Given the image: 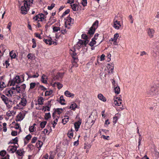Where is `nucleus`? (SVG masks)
I'll use <instances>...</instances> for the list:
<instances>
[{"mask_svg": "<svg viewBox=\"0 0 159 159\" xmlns=\"http://www.w3.org/2000/svg\"><path fill=\"white\" fill-rule=\"evenodd\" d=\"M23 2L24 6H22L21 8V12L23 14H26L29 10V6L32 4L33 2H31L30 0H25Z\"/></svg>", "mask_w": 159, "mask_h": 159, "instance_id": "f257e3e1", "label": "nucleus"}, {"mask_svg": "<svg viewBox=\"0 0 159 159\" xmlns=\"http://www.w3.org/2000/svg\"><path fill=\"white\" fill-rule=\"evenodd\" d=\"M1 98L6 104L7 107L8 108H10L13 104V102L12 101L10 100H8L7 98L4 95L1 96Z\"/></svg>", "mask_w": 159, "mask_h": 159, "instance_id": "f03ea898", "label": "nucleus"}, {"mask_svg": "<svg viewBox=\"0 0 159 159\" xmlns=\"http://www.w3.org/2000/svg\"><path fill=\"white\" fill-rule=\"evenodd\" d=\"M73 19L69 16L67 17L65 21V27L69 29L70 26L73 25Z\"/></svg>", "mask_w": 159, "mask_h": 159, "instance_id": "7ed1b4c3", "label": "nucleus"}, {"mask_svg": "<svg viewBox=\"0 0 159 159\" xmlns=\"http://www.w3.org/2000/svg\"><path fill=\"white\" fill-rule=\"evenodd\" d=\"M20 82L21 80L20 77L17 75L12 80L10 81L9 84L10 86H14L16 83H19Z\"/></svg>", "mask_w": 159, "mask_h": 159, "instance_id": "20e7f679", "label": "nucleus"}, {"mask_svg": "<svg viewBox=\"0 0 159 159\" xmlns=\"http://www.w3.org/2000/svg\"><path fill=\"white\" fill-rule=\"evenodd\" d=\"M5 92L6 94L9 97L14 96L16 94L14 87L10 89H6Z\"/></svg>", "mask_w": 159, "mask_h": 159, "instance_id": "39448f33", "label": "nucleus"}, {"mask_svg": "<svg viewBox=\"0 0 159 159\" xmlns=\"http://www.w3.org/2000/svg\"><path fill=\"white\" fill-rule=\"evenodd\" d=\"M46 17L43 14H39L36 16L34 17V19L35 20H37L38 21H42L45 20Z\"/></svg>", "mask_w": 159, "mask_h": 159, "instance_id": "423d86ee", "label": "nucleus"}, {"mask_svg": "<svg viewBox=\"0 0 159 159\" xmlns=\"http://www.w3.org/2000/svg\"><path fill=\"white\" fill-rule=\"evenodd\" d=\"M122 100L119 97H116L114 100V104L116 106H119L122 103Z\"/></svg>", "mask_w": 159, "mask_h": 159, "instance_id": "0eeeda50", "label": "nucleus"}, {"mask_svg": "<svg viewBox=\"0 0 159 159\" xmlns=\"http://www.w3.org/2000/svg\"><path fill=\"white\" fill-rule=\"evenodd\" d=\"M155 31L152 28H148V34L151 38H152L154 37V34Z\"/></svg>", "mask_w": 159, "mask_h": 159, "instance_id": "6e6552de", "label": "nucleus"}, {"mask_svg": "<svg viewBox=\"0 0 159 159\" xmlns=\"http://www.w3.org/2000/svg\"><path fill=\"white\" fill-rule=\"evenodd\" d=\"M121 26L120 21H118L117 20L114 21L113 26L115 29L118 30Z\"/></svg>", "mask_w": 159, "mask_h": 159, "instance_id": "1a4fd4ad", "label": "nucleus"}, {"mask_svg": "<svg viewBox=\"0 0 159 159\" xmlns=\"http://www.w3.org/2000/svg\"><path fill=\"white\" fill-rule=\"evenodd\" d=\"M93 39H94L98 44H100L102 42L101 37L99 36V34H95L94 37Z\"/></svg>", "mask_w": 159, "mask_h": 159, "instance_id": "9d476101", "label": "nucleus"}, {"mask_svg": "<svg viewBox=\"0 0 159 159\" xmlns=\"http://www.w3.org/2000/svg\"><path fill=\"white\" fill-rule=\"evenodd\" d=\"M96 24L97 25H98V22H95L93 24L92 26L90 28L89 31V34H94L95 30V28L94 27V26Z\"/></svg>", "mask_w": 159, "mask_h": 159, "instance_id": "9b49d317", "label": "nucleus"}, {"mask_svg": "<svg viewBox=\"0 0 159 159\" xmlns=\"http://www.w3.org/2000/svg\"><path fill=\"white\" fill-rule=\"evenodd\" d=\"M24 117V114L21 113H20L16 116V121H20L23 119Z\"/></svg>", "mask_w": 159, "mask_h": 159, "instance_id": "f8f14e48", "label": "nucleus"}, {"mask_svg": "<svg viewBox=\"0 0 159 159\" xmlns=\"http://www.w3.org/2000/svg\"><path fill=\"white\" fill-rule=\"evenodd\" d=\"M81 123V120H79L78 122H76L74 124V126L75 129L76 131L78 130V129L79 128L80 125Z\"/></svg>", "mask_w": 159, "mask_h": 159, "instance_id": "ddd939ff", "label": "nucleus"}, {"mask_svg": "<svg viewBox=\"0 0 159 159\" xmlns=\"http://www.w3.org/2000/svg\"><path fill=\"white\" fill-rule=\"evenodd\" d=\"M16 150V147L14 146H10L9 147L7 150L9 152L11 153H13L15 152Z\"/></svg>", "mask_w": 159, "mask_h": 159, "instance_id": "4468645a", "label": "nucleus"}, {"mask_svg": "<svg viewBox=\"0 0 159 159\" xmlns=\"http://www.w3.org/2000/svg\"><path fill=\"white\" fill-rule=\"evenodd\" d=\"M26 100L25 98H21L20 102L19 103V105H22L23 106H25L26 104Z\"/></svg>", "mask_w": 159, "mask_h": 159, "instance_id": "2eb2a0df", "label": "nucleus"}, {"mask_svg": "<svg viewBox=\"0 0 159 159\" xmlns=\"http://www.w3.org/2000/svg\"><path fill=\"white\" fill-rule=\"evenodd\" d=\"M52 85L53 87L57 86L59 89H61L63 87L62 84L59 82L54 83L52 84Z\"/></svg>", "mask_w": 159, "mask_h": 159, "instance_id": "dca6fc26", "label": "nucleus"}, {"mask_svg": "<svg viewBox=\"0 0 159 159\" xmlns=\"http://www.w3.org/2000/svg\"><path fill=\"white\" fill-rule=\"evenodd\" d=\"M36 124L35 123L34 124L32 125L29 127V130L30 132H33L35 131L36 127L35 126Z\"/></svg>", "mask_w": 159, "mask_h": 159, "instance_id": "f3484780", "label": "nucleus"}, {"mask_svg": "<svg viewBox=\"0 0 159 159\" xmlns=\"http://www.w3.org/2000/svg\"><path fill=\"white\" fill-rule=\"evenodd\" d=\"M119 36L118 34L116 33L114 35V38L111 39V40L112 41H114V44L115 45L117 44L116 40Z\"/></svg>", "mask_w": 159, "mask_h": 159, "instance_id": "a211bd4d", "label": "nucleus"}, {"mask_svg": "<svg viewBox=\"0 0 159 159\" xmlns=\"http://www.w3.org/2000/svg\"><path fill=\"white\" fill-rule=\"evenodd\" d=\"M64 94L65 96L68 97H72L74 96V94L71 93L68 91H66L65 93Z\"/></svg>", "mask_w": 159, "mask_h": 159, "instance_id": "6ab92c4d", "label": "nucleus"}, {"mask_svg": "<svg viewBox=\"0 0 159 159\" xmlns=\"http://www.w3.org/2000/svg\"><path fill=\"white\" fill-rule=\"evenodd\" d=\"M43 41L46 44L49 45H51L52 43V39L48 37V39H44Z\"/></svg>", "mask_w": 159, "mask_h": 159, "instance_id": "aec40b11", "label": "nucleus"}, {"mask_svg": "<svg viewBox=\"0 0 159 159\" xmlns=\"http://www.w3.org/2000/svg\"><path fill=\"white\" fill-rule=\"evenodd\" d=\"M16 113V111H8L7 113V115L8 116H14Z\"/></svg>", "mask_w": 159, "mask_h": 159, "instance_id": "412c9836", "label": "nucleus"}, {"mask_svg": "<svg viewBox=\"0 0 159 159\" xmlns=\"http://www.w3.org/2000/svg\"><path fill=\"white\" fill-rule=\"evenodd\" d=\"M15 89L16 91V93H21L23 92V91L20 88L19 86H17L15 88Z\"/></svg>", "mask_w": 159, "mask_h": 159, "instance_id": "4be33fe9", "label": "nucleus"}, {"mask_svg": "<svg viewBox=\"0 0 159 159\" xmlns=\"http://www.w3.org/2000/svg\"><path fill=\"white\" fill-rule=\"evenodd\" d=\"M98 98L100 100L103 102H106V98L101 94H99L98 95Z\"/></svg>", "mask_w": 159, "mask_h": 159, "instance_id": "5701e85b", "label": "nucleus"}, {"mask_svg": "<svg viewBox=\"0 0 159 159\" xmlns=\"http://www.w3.org/2000/svg\"><path fill=\"white\" fill-rule=\"evenodd\" d=\"M107 68L108 70H109V73H112L113 72V70L114 69L113 66L110 65L109 64H108L107 65Z\"/></svg>", "mask_w": 159, "mask_h": 159, "instance_id": "b1692460", "label": "nucleus"}, {"mask_svg": "<svg viewBox=\"0 0 159 159\" xmlns=\"http://www.w3.org/2000/svg\"><path fill=\"white\" fill-rule=\"evenodd\" d=\"M9 54L11 59L15 58L16 56V53L13 51L10 52Z\"/></svg>", "mask_w": 159, "mask_h": 159, "instance_id": "393cba45", "label": "nucleus"}, {"mask_svg": "<svg viewBox=\"0 0 159 159\" xmlns=\"http://www.w3.org/2000/svg\"><path fill=\"white\" fill-rule=\"evenodd\" d=\"M69 118L68 116H64V118L62 120V123L64 124H65L69 120Z\"/></svg>", "mask_w": 159, "mask_h": 159, "instance_id": "a878e982", "label": "nucleus"}, {"mask_svg": "<svg viewBox=\"0 0 159 159\" xmlns=\"http://www.w3.org/2000/svg\"><path fill=\"white\" fill-rule=\"evenodd\" d=\"M6 87V84L5 83L3 79L0 81V88H3Z\"/></svg>", "mask_w": 159, "mask_h": 159, "instance_id": "bb28decb", "label": "nucleus"}, {"mask_svg": "<svg viewBox=\"0 0 159 159\" xmlns=\"http://www.w3.org/2000/svg\"><path fill=\"white\" fill-rule=\"evenodd\" d=\"M38 103L39 105H42L44 102V99L42 97H39L38 100Z\"/></svg>", "mask_w": 159, "mask_h": 159, "instance_id": "cd10ccee", "label": "nucleus"}, {"mask_svg": "<svg viewBox=\"0 0 159 159\" xmlns=\"http://www.w3.org/2000/svg\"><path fill=\"white\" fill-rule=\"evenodd\" d=\"M47 78L46 76L43 75L41 77V80L43 83H46L47 82Z\"/></svg>", "mask_w": 159, "mask_h": 159, "instance_id": "c85d7f7f", "label": "nucleus"}, {"mask_svg": "<svg viewBox=\"0 0 159 159\" xmlns=\"http://www.w3.org/2000/svg\"><path fill=\"white\" fill-rule=\"evenodd\" d=\"M24 152L23 149H19L17 151V153L18 156H22L23 155Z\"/></svg>", "mask_w": 159, "mask_h": 159, "instance_id": "c756f323", "label": "nucleus"}, {"mask_svg": "<svg viewBox=\"0 0 159 159\" xmlns=\"http://www.w3.org/2000/svg\"><path fill=\"white\" fill-rule=\"evenodd\" d=\"M65 100L63 96H61L60 98L59 102L61 105L65 104Z\"/></svg>", "mask_w": 159, "mask_h": 159, "instance_id": "7c9ffc66", "label": "nucleus"}, {"mask_svg": "<svg viewBox=\"0 0 159 159\" xmlns=\"http://www.w3.org/2000/svg\"><path fill=\"white\" fill-rule=\"evenodd\" d=\"M43 145V143L40 141H38V142L37 143L36 146L38 148H40Z\"/></svg>", "mask_w": 159, "mask_h": 159, "instance_id": "2f4dec72", "label": "nucleus"}, {"mask_svg": "<svg viewBox=\"0 0 159 159\" xmlns=\"http://www.w3.org/2000/svg\"><path fill=\"white\" fill-rule=\"evenodd\" d=\"M96 43H97L96 41L94 40V39H92V41L89 43V44L90 46L93 47Z\"/></svg>", "mask_w": 159, "mask_h": 159, "instance_id": "473e14b6", "label": "nucleus"}, {"mask_svg": "<svg viewBox=\"0 0 159 159\" xmlns=\"http://www.w3.org/2000/svg\"><path fill=\"white\" fill-rule=\"evenodd\" d=\"M115 93L118 94L120 93V89L119 87L117 86L115 87L114 89Z\"/></svg>", "mask_w": 159, "mask_h": 159, "instance_id": "72a5a7b5", "label": "nucleus"}, {"mask_svg": "<svg viewBox=\"0 0 159 159\" xmlns=\"http://www.w3.org/2000/svg\"><path fill=\"white\" fill-rule=\"evenodd\" d=\"M72 9L74 11H76L77 10L78 6L76 4H74L71 5Z\"/></svg>", "mask_w": 159, "mask_h": 159, "instance_id": "f704fd0d", "label": "nucleus"}, {"mask_svg": "<svg viewBox=\"0 0 159 159\" xmlns=\"http://www.w3.org/2000/svg\"><path fill=\"white\" fill-rule=\"evenodd\" d=\"M77 105L75 103H74L70 106V108L71 110H73L77 108Z\"/></svg>", "mask_w": 159, "mask_h": 159, "instance_id": "c9c22d12", "label": "nucleus"}, {"mask_svg": "<svg viewBox=\"0 0 159 159\" xmlns=\"http://www.w3.org/2000/svg\"><path fill=\"white\" fill-rule=\"evenodd\" d=\"M52 90L47 91L45 93V96H50L52 94Z\"/></svg>", "mask_w": 159, "mask_h": 159, "instance_id": "e433bc0d", "label": "nucleus"}, {"mask_svg": "<svg viewBox=\"0 0 159 159\" xmlns=\"http://www.w3.org/2000/svg\"><path fill=\"white\" fill-rule=\"evenodd\" d=\"M47 121H43L40 124V126L42 128H44L47 124Z\"/></svg>", "mask_w": 159, "mask_h": 159, "instance_id": "4c0bfd02", "label": "nucleus"}, {"mask_svg": "<svg viewBox=\"0 0 159 159\" xmlns=\"http://www.w3.org/2000/svg\"><path fill=\"white\" fill-rule=\"evenodd\" d=\"M51 117V115L50 113H46L44 116V118L46 120H48Z\"/></svg>", "mask_w": 159, "mask_h": 159, "instance_id": "58836bf2", "label": "nucleus"}, {"mask_svg": "<svg viewBox=\"0 0 159 159\" xmlns=\"http://www.w3.org/2000/svg\"><path fill=\"white\" fill-rule=\"evenodd\" d=\"M53 32H57L60 30V28L58 27H54L53 28Z\"/></svg>", "mask_w": 159, "mask_h": 159, "instance_id": "ea45409f", "label": "nucleus"}, {"mask_svg": "<svg viewBox=\"0 0 159 159\" xmlns=\"http://www.w3.org/2000/svg\"><path fill=\"white\" fill-rule=\"evenodd\" d=\"M36 85V83L34 82H32L30 84V89H34Z\"/></svg>", "mask_w": 159, "mask_h": 159, "instance_id": "a19ab883", "label": "nucleus"}, {"mask_svg": "<svg viewBox=\"0 0 159 159\" xmlns=\"http://www.w3.org/2000/svg\"><path fill=\"white\" fill-rule=\"evenodd\" d=\"M59 118L58 117H56L55 118V119L53 121V127H54L57 124V122L58 121V120Z\"/></svg>", "mask_w": 159, "mask_h": 159, "instance_id": "79ce46f5", "label": "nucleus"}, {"mask_svg": "<svg viewBox=\"0 0 159 159\" xmlns=\"http://www.w3.org/2000/svg\"><path fill=\"white\" fill-rule=\"evenodd\" d=\"M6 154V152L5 150H2L0 152V156L1 157H3Z\"/></svg>", "mask_w": 159, "mask_h": 159, "instance_id": "37998d69", "label": "nucleus"}, {"mask_svg": "<svg viewBox=\"0 0 159 159\" xmlns=\"http://www.w3.org/2000/svg\"><path fill=\"white\" fill-rule=\"evenodd\" d=\"M63 109L61 108H58L56 110V112L58 114H61L63 111Z\"/></svg>", "mask_w": 159, "mask_h": 159, "instance_id": "c03bdc74", "label": "nucleus"}, {"mask_svg": "<svg viewBox=\"0 0 159 159\" xmlns=\"http://www.w3.org/2000/svg\"><path fill=\"white\" fill-rule=\"evenodd\" d=\"M73 58L74 59V62H73V66H75V67H77V59L75 57H73Z\"/></svg>", "mask_w": 159, "mask_h": 159, "instance_id": "a18cd8bd", "label": "nucleus"}, {"mask_svg": "<svg viewBox=\"0 0 159 159\" xmlns=\"http://www.w3.org/2000/svg\"><path fill=\"white\" fill-rule=\"evenodd\" d=\"M11 25L12 23L11 22H9L7 25V28L10 31H11Z\"/></svg>", "mask_w": 159, "mask_h": 159, "instance_id": "49530a36", "label": "nucleus"}, {"mask_svg": "<svg viewBox=\"0 0 159 159\" xmlns=\"http://www.w3.org/2000/svg\"><path fill=\"white\" fill-rule=\"evenodd\" d=\"M18 142V139L17 138H16L13 139L12 141H11L10 143H12L16 144Z\"/></svg>", "mask_w": 159, "mask_h": 159, "instance_id": "de8ad7c7", "label": "nucleus"}, {"mask_svg": "<svg viewBox=\"0 0 159 159\" xmlns=\"http://www.w3.org/2000/svg\"><path fill=\"white\" fill-rule=\"evenodd\" d=\"M42 134L44 135L48 134H49V132L47 129H45L42 131Z\"/></svg>", "mask_w": 159, "mask_h": 159, "instance_id": "09e8293b", "label": "nucleus"}, {"mask_svg": "<svg viewBox=\"0 0 159 159\" xmlns=\"http://www.w3.org/2000/svg\"><path fill=\"white\" fill-rule=\"evenodd\" d=\"M27 57L28 59H31L34 57V56L33 54L30 53L28 55Z\"/></svg>", "mask_w": 159, "mask_h": 159, "instance_id": "8fccbe9b", "label": "nucleus"}, {"mask_svg": "<svg viewBox=\"0 0 159 159\" xmlns=\"http://www.w3.org/2000/svg\"><path fill=\"white\" fill-rule=\"evenodd\" d=\"M20 88L23 91L26 88V85L25 84H23L20 86H19Z\"/></svg>", "mask_w": 159, "mask_h": 159, "instance_id": "3c124183", "label": "nucleus"}, {"mask_svg": "<svg viewBox=\"0 0 159 159\" xmlns=\"http://www.w3.org/2000/svg\"><path fill=\"white\" fill-rule=\"evenodd\" d=\"M43 110L44 111H49L50 110V108L49 107L46 106V107H43Z\"/></svg>", "mask_w": 159, "mask_h": 159, "instance_id": "603ef678", "label": "nucleus"}, {"mask_svg": "<svg viewBox=\"0 0 159 159\" xmlns=\"http://www.w3.org/2000/svg\"><path fill=\"white\" fill-rule=\"evenodd\" d=\"M72 129H71V132H69V133L68 134V136L70 138H71L73 137V133L72 132Z\"/></svg>", "mask_w": 159, "mask_h": 159, "instance_id": "864d4df0", "label": "nucleus"}, {"mask_svg": "<svg viewBox=\"0 0 159 159\" xmlns=\"http://www.w3.org/2000/svg\"><path fill=\"white\" fill-rule=\"evenodd\" d=\"M81 3L84 7L86 6L87 4V0H82Z\"/></svg>", "mask_w": 159, "mask_h": 159, "instance_id": "5fc2aeb1", "label": "nucleus"}, {"mask_svg": "<svg viewBox=\"0 0 159 159\" xmlns=\"http://www.w3.org/2000/svg\"><path fill=\"white\" fill-rule=\"evenodd\" d=\"M84 44V40H79L78 43V44L79 46H81V45Z\"/></svg>", "mask_w": 159, "mask_h": 159, "instance_id": "6e6d98bb", "label": "nucleus"}, {"mask_svg": "<svg viewBox=\"0 0 159 159\" xmlns=\"http://www.w3.org/2000/svg\"><path fill=\"white\" fill-rule=\"evenodd\" d=\"M54 6L55 4H52L51 6H48V8L49 10H51L54 7Z\"/></svg>", "mask_w": 159, "mask_h": 159, "instance_id": "4d7b16f0", "label": "nucleus"}, {"mask_svg": "<svg viewBox=\"0 0 159 159\" xmlns=\"http://www.w3.org/2000/svg\"><path fill=\"white\" fill-rule=\"evenodd\" d=\"M37 139V138L36 137H34L32 138V139L31 142L33 143H34L35 142Z\"/></svg>", "mask_w": 159, "mask_h": 159, "instance_id": "13d9d810", "label": "nucleus"}, {"mask_svg": "<svg viewBox=\"0 0 159 159\" xmlns=\"http://www.w3.org/2000/svg\"><path fill=\"white\" fill-rule=\"evenodd\" d=\"M105 55L104 54H102L101 55L100 57V60L101 61H102L104 60L105 59Z\"/></svg>", "mask_w": 159, "mask_h": 159, "instance_id": "bf43d9fd", "label": "nucleus"}, {"mask_svg": "<svg viewBox=\"0 0 159 159\" xmlns=\"http://www.w3.org/2000/svg\"><path fill=\"white\" fill-rule=\"evenodd\" d=\"M17 133L16 131H12L11 133V135L13 136H16L17 135Z\"/></svg>", "mask_w": 159, "mask_h": 159, "instance_id": "052dcab7", "label": "nucleus"}, {"mask_svg": "<svg viewBox=\"0 0 159 159\" xmlns=\"http://www.w3.org/2000/svg\"><path fill=\"white\" fill-rule=\"evenodd\" d=\"M31 136L30 134H29L25 137V138L26 140H29L31 139Z\"/></svg>", "mask_w": 159, "mask_h": 159, "instance_id": "680f3d73", "label": "nucleus"}, {"mask_svg": "<svg viewBox=\"0 0 159 159\" xmlns=\"http://www.w3.org/2000/svg\"><path fill=\"white\" fill-rule=\"evenodd\" d=\"M35 36L37 37L39 39H42L41 36L40 34H39L38 33H36L35 34Z\"/></svg>", "mask_w": 159, "mask_h": 159, "instance_id": "e2e57ef3", "label": "nucleus"}, {"mask_svg": "<svg viewBox=\"0 0 159 159\" xmlns=\"http://www.w3.org/2000/svg\"><path fill=\"white\" fill-rule=\"evenodd\" d=\"M79 144V141L78 139L76 141H75L74 142V145L77 146Z\"/></svg>", "mask_w": 159, "mask_h": 159, "instance_id": "0e129e2a", "label": "nucleus"}, {"mask_svg": "<svg viewBox=\"0 0 159 159\" xmlns=\"http://www.w3.org/2000/svg\"><path fill=\"white\" fill-rule=\"evenodd\" d=\"M110 123V122L108 120H107L105 122V125L108 126V125Z\"/></svg>", "mask_w": 159, "mask_h": 159, "instance_id": "69168bd1", "label": "nucleus"}, {"mask_svg": "<svg viewBox=\"0 0 159 159\" xmlns=\"http://www.w3.org/2000/svg\"><path fill=\"white\" fill-rule=\"evenodd\" d=\"M74 2V0H68L67 2V3L71 4Z\"/></svg>", "mask_w": 159, "mask_h": 159, "instance_id": "338daca9", "label": "nucleus"}, {"mask_svg": "<svg viewBox=\"0 0 159 159\" xmlns=\"http://www.w3.org/2000/svg\"><path fill=\"white\" fill-rule=\"evenodd\" d=\"M71 159H77L78 158L76 156V155H73L72 157H71Z\"/></svg>", "mask_w": 159, "mask_h": 159, "instance_id": "774afa93", "label": "nucleus"}]
</instances>
